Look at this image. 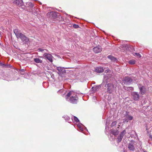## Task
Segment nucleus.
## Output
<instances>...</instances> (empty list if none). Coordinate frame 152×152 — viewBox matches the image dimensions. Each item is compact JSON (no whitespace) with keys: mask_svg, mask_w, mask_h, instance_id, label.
<instances>
[{"mask_svg":"<svg viewBox=\"0 0 152 152\" xmlns=\"http://www.w3.org/2000/svg\"><path fill=\"white\" fill-rule=\"evenodd\" d=\"M74 92L73 91H70L69 92L66 96V99H68L71 96L69 99L70 102L72 104H76L77 103L78 98L76 94H73Z\"/></svg>","mask_w":152,"mask_h":152,"instance_id":"f257e3e1","label":"nucleus"},{"mask_svg":"<svg viewBox=\"0 0 152 152\" xmlns=\"http://www.w3.org/2000/svg\"><path fill=\"white\" fill-rule=\"evenodd\" d=\"M14 32L17 38L18 39L20 38L23 42H27L29 41V39L19 31L18 29H14Z\"/></svg>","mask_w":152,"mask_h":152,"instance_id":"f03ea898","label":"nucleus"},{"mask_svg":"<svg viewBox=\"0 0 152 152\" xmlns=\"http://www.w3.org/2000/svg\"><path fill=\"white\" fill-rule=\"evenodd\" d=\"M107 92L108 93L111 94L113 91L114 88V85L110 83L107 84Z\"/></svg>","mask_w":152,"mask_h":152,"instance_id":"7ed1b4c3","label":"nucleus"},{"mask_svg":"<svg viewBox=\"0 0 152 152\" xmlns=\"http://www.w3.org/2000/svg\"><path fill=\"white\" fill-rule=\"evenodd\" d=\"M43 57L48 60L50 62H52L53 57L50 54L45 53L43 55Z\"/></svg>","mask_w":152,"mask_h":152,"instance_id":"20e7f679","label":"nucleus"},{"mask_svg":"<svg viewBox=\"0 0 152 152\" xmlns=\"http://www.w3.org/2000/svg\"><path fill=\"white\" fill-rule=\"evenodd\" d=\"M132 99L135 101H138L140 99L139 94L136 92H133L131 93Z\"/></svg>","mask_w":152,"mask_h":152,"instance_id":"39448f33","label":"nucleus"},{"mask_svg":"<svg viewBox=\"0 0 152 152\" xmlns=\"http://www.w3.org/2000/svg\"><path fill=\"white\" fill-rule=\"evenodd\" d=\"M132 81V79L129 77H125L123 80V83L126 85H129Z\"/></svg>","mask_w":152,"mask_h":152,"instance_id":"423d86ee","label":"nucleus"},{"mask_svg":"<svg viewBox=\"0 0 152 152\" xmlns=\"http://www.w3.org/2000/svg\"><path fill=\"white\" fill-rule=\"evenodd\" d=\"M93 51L96 53H100L102 51V48L100 46H98L93 48Z\"/></svg>","mask_w":152,"mask_h":152,"instance_id":"0eeeda50","label":"nucleus"},{"mask_svg":"<svg viewBox=\"0 0 152 152\" xmlns=\"http://www.w3.org/2000/svg\"><path fill=\"white\" fill-rule=\"evenodd\" d=\"M13 3L20 7L23 4V1L22 0H15L14 1Z\"/></svg>","mask_w":152,"mask_h":152,"instance_id":"6e6552de","label":"nucleus"},{"mask_svg":"<svg viewBox=\"0 0 152 152\" xmlns=\"http://www.w3.org/2000/svg\"><path fill=\"white\" fill-rule=\"evenodd\" d=\"M139 89L140 90V94L143 95L145 93L146 89L145 87L144 86H142Z\"/></svg>","mask_w":152,"mask_h":152,"instance_id":"1a4fd4ad","label":"nucleus"},{"mask_svg":"<svg viewBox=\"0 0 152 152\" xmlns=\"http://www.w3.org/2000/svg\"><path fill=\"white\" fill-rule=\"evenodd\" d=\"M104 71V69H103L102 67H97L95 70V71L99 73H101L103 72Z\"/></svg>","mask_w":152,"mask_h":152,"instance_id":"9d476101","label":"nucleus"},{"mask_svg":"<svg viewBox=\"0 0 152 152\" xmlns=\"http://www.w3.org/2000/svg\"><path fill=\"white\" fill-rule=\"evenodd\" d=\"M111 132L114 135H117L119 133V132L117 129H112L111 130Z\"/></svg>","mask_w":152,"mask_h":152,"instance_id":"9b49d317","label":"nucleus"},{"mask_svg":"<svg viewBox=\"0 0 152 152\" xmlns=\"http://www.w3.org/2000/svg\"><path fill=\"white\" fill-rule=\"evenodd\" d=\"M101 87V86L100 85L94 86L92 87V88L93 91H97Z\"/></svg>","mask_w":152,"mask_h":152,"instance_id":"f8f14e48","label":"nucleus"},{"mask_svg":"<svg viewBox=\"0 0 152 152\" xmlns=\"http://www.w3.org/2000/svg\"><path fill=\"white\" fill-rule=\"evenodd\" d=\"M128 148L131 151H134V147L133 145L131 144H129L128 145Z\"/></svg>","mask_w":152,"mask_h":152,"instance_id":"ddd939ff","label":"nucleus"},{"mask_svg":"<svg viewBox=\"0 0 152 152\" xmlns=\"http://www.w3.org/2000/svg\"><path fill=\"white\" fill-rule=\"evenodd\" d=\"M108 58L111 60V61H116L117 59L115 58L113 56H112L111 55H110L108 56L107 57Z\"/></svg>","mask_w":152,"mask_h":152,"instance_id":"4468645a","label":"nucleus"},{"mask_svg":"<svg viewBox=\"0 0 152 152\" xmlns=\"http://www.w3.org/2000/svg\"><path fill=\"white\" fill-rule=\"evenodd\" d=\"M47 15L48 16H49V17H53V16L55 15V13L53 12H48L47 14Z\"/></svg>","mask_w":152,"mask_h":152,"instance_id":"2eb2a0df","label":"nucleus"},{"mask_svg":"<svg viewBox=\"0 0 152 152\" xmlns=\"http://www.w3.org/2000/svg\"><path fill=\"white\" fill-rule=\"evenodd\" d=\"M34 61L37 63H41L42 62V61L39 58H34Z\"/></svg>","mask_w":152,"mask_h":152,"instance_id":"dca6fc26","label":"nucleus"},{"mask_svg":"<svg viewBox=\"0 0 152 152\" xmlns=\"http://www.w3.org/2000/svg\"><path fill=\"white\" fill-rule=\"evenodd\" d=\"M136 63V61L134 59H132L129 60L128 61V63L130 64H135Z\"/></svg>","mask_w":152,"mask_h":152,"instance_id":"f3484780","label":"nucleus"},{"mask_svg":"<svg viewBox=\"0 0 152 152\" xmlns=\"http://www.w3.org/2000/svg\"><path fill=\"white\" fill-rule=\"evenodd\" d=\"M134 89L132 87H125L124 88V89L125 90H126L127 91H129L130 90H133Z\"/></svg>","mask_w":152,"mask_h":152,"instance_id":"a211bd4d","label":"nucleus"},{"mask_svg":"<svg viewBox=\"0 0 152 152\" xmlns=\"http://www.w3.org/2000/svg\"><path fill=\"white\" fill-rule=\"evenodd\" d=\"M126 130H124L122 132H121L119 136H121V137L122 136V137H123L124 135L126 134Z\"/></svg>","mask_w":152,"mask_h":152,"instance_id":"6ab92c4d","label":"nucleus"},{"mask_svg":"<svg viewBox=\"0 0 152 152\" xmlns=\"http://www.w3.org/2000/svg\"><path fill=\"white\" fill-rule=\"evenodd\" d=\"M122 138L123 137L122 136H119L117 139V142H120L121 141Z\"/></svg>","mask_w":152,"mask_h":152,"instance_id":"aec40b11","label":"nucleus"},{"mask_svg":"<svg viewBox=\"0 0 152 152\" xmlns=\"http://www.w3.org/2000/svg\"><path fill=\"white\" fill-rule=\"evenodd\" d=\"M63 68L61 67H58L57 68V69L59 72L62 71L63 70Z\"/></svg>","mask_w":152,"mask_h":152,"instance_id":"412c9836","label":"nucleus"},{"mask_svg":"<svg viewBox=\"0 0 152 152\" xmlns=\"http://www.w3.org/2000/svg\"><path fill=\"white\" fill-rule=\"evenodd\" d=\"M74 121H75L76 122H78L79 121L78 118L75 116H74Z\"/></svg>","mask_w":152,"mask_h":152,"instance_id":"4be33fe9","label":"nucleus"},{"mask_svg":"<svg viewBox=\"0 0 152 152\" xmlns=\"http://www.w3.org/2000/svg\"><path fill=\"white\" fill-rule=\"evenodd\" d=\"M126 117L129 120H132L133 119V117L132 116L129 115L127 116Z\"/></svg>","mask_w":152,"mask_h":152,"instance_id":"5701e85b","label":"nucleus"},{"mask_svg":"<svg viewBox=\"0 0 152 152\" xmlns=\"http://www.w3.org/2000/svg\"><path fill=\"white\" fill-rule=\"evenodd\" d=\"M135 55L138 58H140L141 57V55L139 53H135Z\"/></svg>","mask_w":152,"mask_h":152,"instance_id":"b1692460","label":"nucleus"},{"mask_svg":"<svg viewBox=\"0 0 152 152\" xmlns=\"http://www.w3.org/2000/svg\"><path fill=\"white\" fill-rule=\"evenodd\" d=\"M116 123H117L116 121H114L112 123L111 125L112 126H113L116 125Z\"/></svg>","mask_w":152,"mask_h":152,"instance_id":"393cba45","label":"nucleus"},{"mask_svg":"<svg viewBox=\"0 0 152 152\" xmlns=\"http://www.w3.org/2000/svg\"><path fill=\"white\" fill-rule=\"evenodd\" d=\"M45 50H46L47 51H48L47 50H45V49H42L40 48H39L38 49V50L40 52H43Z\"/></svg>","mask_w":152,"mask_h":152,"instance_id":"a878e982","label":"nucleus"},{"mask_svg":"<svg viewBox=\"0 0 152 152\" xmlns=\"http://www.w3.org/2000/svg\"><path fill=\"white\" fill-rule=\"evenodd\" d=\"M73 27L75 28H77L79 27V26L76 24H74L73 25Z\"/></svg>","mask_w":152,"mask_h":152,"instance_id":"bb28decb","label":"nucleus"},{"mask_svg":"<svg viewBox=\"0 0 152 152\" xmlns=\"http://www.w3.org/2000/svg\"><path fill=\"white\" fill-rule=\"evenodd\" d=\"M59 92V91H58V93Z\"/></svg>","mask_w":152,"mask_h":152,"instance_id":"cd10ccee","label":"nucleus"}]
</instances>
